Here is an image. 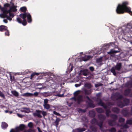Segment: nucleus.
<instances>
[{
    "instance_id": "obj_27",
    "label": "nucleus",
    "mask_w": 132,
    "mask_h": 132,
    "mask_svg": "<svg viewBox=\"0 0 132 132\" xmlns=\"http://www.w3.org/2000/svg\"><path fill=\"white\" fill-rule=\"evenodd\" d=\"M116 69L115 67H112L110 70V71L111 72L113 73L114 75L116 76V73L115 71Z\"/></svg>"
},
{
    "instance_id": "obj_4",
    "label": "nucleus",
    "mask_w": 132,
    "mask_h": 132,
    "mask_svg": "<svg viewBox=\"0 0 132 132\" xmlns=\"http://www.w3.org/2000/svg\"><path fill=\"white\" fill-rule=\"evenodd\" d=\"M36 112L33 113V115L34 117L37 116L39 118L42 117V116L40 114L42 113L44 118L45 116L47 114V113L46 112L43 111H41L39 110H36Z\"/></svg>"
},
{
    "instance_id": "obj_46",
    "label": "nucleus",
    "mask_w": 132,
    "mask_h": 132,
    "mask_svg": "<svg viewBox=\"0 0 132 132\" xmlns=\"http://www.w3.org/2000/svg\"><path fill=\"white\" fill-rule=\"evenodd\" d=\"M53 113L58 116H61V115L59 113H57L55 111H54L53 112Z\"/></svg>"
},
{
    "instance_id": "obj_13",
    "label": "nucleus",
    "mask_w": 132,
    "mask_h": 132,
    "mask_svg": "<svg viewBox=\"0 0 132 132\" xmlns=\"http://www.w3.org/2000/svg\"><path fill=\"white\" fill-rule=\"evenodd\" d=\"M122 64V63H117L114 67L118 71L120 70Z\"/></svg>"
},
{
    "instance_id": "obj_26",
    "label": "nucleus",
    "mask_w": 132,
    "mask_h": 132,
    "mask_svg": "<svg viewBox=\"0 0 132 132\" xmlns=\"http://www.w3.org/2000/svg\"><path fill=\"white\" fill-rule=\"evenodd\" d=\"M20 10L21 12L24 13H27L26 12L27 9L26 7H21Z\"/></svg>"
},
{
    "instance_id": "obj_17",
    "label": "nucleus",
    "mask_w": 132,
    "mask_h": 132,
    "mask_svg": "<svg viewBox=\"0 0 132 132\" xmlns=\"http://www.w3.org/2000/svg\"><path fill=\"white\" fill-rule=\"evenodd\" d=\"M112 111L114 113H118L120 112V109L114 107L112 109Z\"/></svg>"
},
{
    "instance_id": "obj_10",
    "label": "nucleus",
    "mask_w": 132,
    "mask_h": 132,
    "mask_svg": "<svg viewBox=\"0 0 132 132\" xmlns=\"http://www.w3.org/2000/svg\"><path fill=\"white\" fill-rule=\"evenodd\" d=\"M108 123L110 126H113L116 125V120H110L108 121Z\"/></svg>"
},
{
    "instance_id": "obj_45",
    "label": "nucleus",
    "mask_w": 132,
    "mask_h": 132,
    "mask_svg": "<svg viewBox=\"0 0 132 132\" xmlns=\"http://www.w3.org/2000/svg\"><path fill=\"white\" fill-rule=\"evenodd\" d=\"M86 111L85 109H79L78 110V112H79L85 113Z\"/></svg>"
},
{
    "instance_id": "obj_28",
    "label": "nucleus",
    "mask_w": 132,
    "mask_h": 132,
    "mask_svg": "<svg viewBox=\"0 0 132 132\" xmlns=\"http://www.w3.org/2000/svg\"><path fill=\"white\" fill-rule=\"evenodd\" d=\"M9 7H10V4L6 3L4 5V7H3L2 8H4V10L5 11H8L7 8Z\"/></svg>"
},
{
    "instance_id": "obj_38",
    "label": "nucleus",
    "mask_w": 132,
    "mask_h": 132,
    "mask_svg": "<svg viewBox=\"0 0 132 132\" xmlns=\"http://www.w3.org/2000/svg\"><path fill=\"white\" fill-rule=\"evenodd\" d=\"M44 108L47 109H48L50 108V105L48 104H45L44 105Z\"/></svg>"
},
{
    "instance_id": "obj_43",
    "label": "nucleus",
    "mask_w": 132,
    "mask_h": 132,
    "mask_svg": "<svg viewBox=\"0 0 132 132\" xmlns=\"http://www.w3.org/2000/svg\"><path fill=\"white\" fill-rule=\"evenodd\" d=\"M17 21L20 23H21L22 22V20L20 18H18L16 19Z\"/></svg>"
},
{
    "instance_id": "obj_52",
    "label": "nucleus",
    "mask_w": 132,
    "mask_h": 132,
    "mask_svg": "<svg viewBox=\"0 0 132 132\" xmlns=\"http://www.w3.org/2000/svg\"><path fill=\"white\" fill-rule=\"evenodd\" d=\"M102 106L105 109V110L107 109L108 106L106 104H105L104 103L103 105V106Z\"/></svg>"
},
{
    "instance_id": "obj_62",
    "label": "nucleus",
    "mask_w": 132,
    "mask_h": 132,
    "mask_svg": "<svg viewBox=\"0 0 132 132\" xmlns=\"http://www.w3.org/2000/svg\"><path fill=\"white\" fill-rule=\"evenodd\" d=\"M97 62H101V59H98L97 60Z\"/></svg>"
},
{
    "instance_id": "obj_9",
    "label": "nucleus",
    "mask_w": 132,
    "mask_h": 132,
    "mask_svg": "<svg viewBox=\"0 0 132 132\" xmlns=\"http://www.w3.org/2000/svg\"><path fill=\"white\" fill-rule=\"evenodd\" d=\"M25 128V126L24 125L21 124L19 127L16 128V131L18 132H20V131L24 130Z\"/></svg>"
},
{
    "instance_id": "obj_1",
    "label": "nucleus",
    "mask_w": 132,
    "mask_h": 132,
    "mask_svg": "<svg viewBox=\"0 0 132 132\" xmlns=\"http://www.w3.org/2000/svg\"><path fill=\"white\" fill-rule=\"evenodd\" d=\"M128 4V2L127 1L123 2L121 4H119L116 10L117 13L122 14L126 12L132 15V11H131V8L127 6Z\"/></svg>"
},
{
    "instance_id": "obj_18",
    "label": "nucleus",
    "mask_w": 132,
    "mask_h": 132,
    "mask_svg": "<svg viewBox=\"0 0 132 132\" xmlns=\"http://www.w3.org/2000/svg\"><path fill=\"white\" fill-rule=\"evenodd\" d=\"M110 117L113 120H116L118 118V116L116 114H110Z\"/></svg>"
},
{
    "instance_id": "obj_29",
    "label": "nucleus",
    "mask_w": 132,
    "mask_h": 132,
    "mask_svg": "<svg viewBox=\"0 0 132 132\" xmlns=\"http://www.w3.org/2000/svg\"><path fill=\"white\" fill-rule=\"evenodd\" d=\"M119 52L118 51H115L113 50H111L110 52H108V53L109 54H112L116 53Z\"/></svg>"
},
{
    "instance_id": "obj_54",
    "label": "nucleus",
    "mask_w": 132,
    "mask_h": 132,
    "mask_svg": "<svg viewBox=\"0 0 132 132\" xmlns=\"http://www.w3.org/2000/svg\"><path fill=\"white\" fill-rule=\"evenodd\" d=\"M86 99H87L89 102H92V100L90 99L89 97L88 96H86Z\"/></svg>"
},
{
    "instance_id": "obj_58",
    "label": "nucleus",
    "mask_w": 132,
    "mask_h": 132,
    "mask_svg": "<svg viewBox=\"0 0 132 132\" xmlns=\"http://www.w3.org/2000/svg\"><path fill=\"white\" fill-rule=\"evenodd\" d=\"M43 95L45 97H47L48 96L47 93H43Z\"/></svg>"
},
{
    "instance_id": "obj_6",
    "label": "nucleus",
    "mask_w": 132,
    "mask_h": 132,
    "mask_svg": "<svg viewBox=\"0 0 132 132\" xmlns=\"http://www.w3.org/2000/svg\"><path fill=\"white\" fill-rule=\"evenodd\" d=\"M1 11L3 12V13L0 14V17L2 18H6L7 19L10 21L12 19L11 17L9 15L8 16L7 14L9 13L7 11L4 10V8H2L1 9Z\"/></svg>"
},
{
    "instance_id": "obj_5",
    "label": "nucleus",
    "mask_w": 132,
    "mask_h": 132,
    "mask_svg": "<svg viewBox=\"0 0 132 132\" xmlns=\"http://www.w3.org/2000/svg\"><path fill=\"white\" fill-rule=\"evenodd\" d=\"M17 7V6L14 5V4L13 3V5L10 7L9 9L7 11L9 15L12 18L14 17V14L12 13L11 12H16L17 10L16 8Z\"/></svg>"
},
{
    "instance_id": "obj_59",
    "label": "nucleus",
    "mask_w": 132,
    "mask_h": 132,
    "mask_svg": "<svg viewBox=\"0 0 132 132\" xmlns=\"http://www.w3.org/2000/svg\"><path fill=\"white\" fill-rule=\"evenodd\" d=\"M48 100L47 99H45L44 100V104H47V103L48 102Z\"/></svg>"
},
{
    "instance_id": "obj_36",
    "label": "nucleus",
    "mask_w": 132,
    "mask_h": 132,
    "mask_svg": "<svg viewBox=\"0 0 132 132\" xmlns=\"http://www.w3.org/2000/svg\"><path fill=\"white\" fill-rule=\"evenodd\" d=\"M126 124L130 125H132V120L130 119L127 120L126 121Z\"/></svg>"
},
{
    "instance_id": "obj_16",
    "label": "nucleus",
    "mask_w": 132,
    "mask_h": 132,
    "mask_svg": "<svg viewBox=\"0 0 132 132\" xmlns=\"http://www.w3.org/2000/svg\"><path fill=\"white\" fill-rule=\"evenodd\" d=\"M7 26L4 25H1L0 26V31H4L7 30Z\"/></svg>"
},
{
    "instance_id": "obj_22",
    "label": "nucleus",
    "mask_w": 132,
    "mask_h": 132,
    "mask_svg": "<svg viewBox=\"0 0 132 132\" xmlns=\"http://www.w3.org/2000/svg\"><path fill=\"white\" fill-rule=\"evenodd\" d=\"M8 126V124L6 122H2L1 127L3 129H4L6 128Z\"/></svg>"
},
{
    "instance_id": "obj_8",
    "label": "nucleus",
    "mask_w": 132,
    "mask_h": 132,
    "mask_svg": "<svg viewBox=\"0 0 132 132\" xmlns=\"http://www.w3.org/2000/svg\"><path fill=\"white\" fill-rule=\"evenodd\" d=\"M72 98L75 101H77L78 104H80L81 101H83V97L81 95H79L76 97H73Z\"/></svg>"
},
{
    "instance_id": "obj_44",
    "label": "nucleus",
    "mask_w": 132,
    "mask_h": 132,
    "mask_svg": "<svg viewBox=\"0 0 132 132\" xmlns=\"http://www.w3.org/2000/svg\"><path fill=\"white\" fill-rule=\"evenodd\" d=\"M104 103L101 100H100L98 103V104L100 105L101 106H103Z\"/></svg>"
},
{
    "instance_id": "obj_12",
    "label": "nucleus",
    "mask_w": 132,
    "mask_h": 132,
    "mask_svg": "<svg viewBox=\"0 0 132 132\" xmlns=\"http://www.w3.org/2000/svg\"><path fill=\"white\" fill-rule=\"evenodd\" d=\"M121 112L125 117L127 116L129 114L128 110L126 109L122 110L121 111Z\"/></svg>"
},
{
    "instance_id": "obj_31",
    "label": "nucleus",
    "mask_w": 132,
    "mask_h": 132,
    "mask_svg": "<svg viewBox=\"0 0 132 132\" xmlns=\"http://www.w3.org/2000/svg\"><path fill=\"white\" fill-rule=\"evenodd\" d=\"M11 93L15 96L18 97L19 96V93L16 90L12 91Z\"/></svg>"
},
{
    "instance_id": "obj_47",
    "label": "nucleus",
    "mask_w": 132,
    "mask_h": 132,
    "mask_svg": "<svg viewBox=\"0 0 132 132\" xmlns=\"http://www.w3.org/2000/svg\"><path fill=\"white\" fill-rule=\"evenodd\" d=\"M103 84L101 83H99L98 84H96L95 85V87L97 88L99 86H102Z\"/></svg>"
},
{
    "instance_id": "obj_11",
    "label": "nucleus",
    "mask_w": 132,
    "mask_h": 132,
    "mask_svg": "<svg viewBox=\"0 0 132 132\" xmlns=\"http://www.w3.org/2000/svg\"><path fill=\"white\" fill-rule=\"evenodd\" d=\"M98 117L99 119L101 120L100 122L102 121L103 123L104 121L106 118V116L103 114H100L98 115Z\"/></svg>"
},
{
    "instance_id": "obj_21",
    "label": "nucleus",
    "mask_w": 132,
    "mask_h": 132,
    "mask_svg": "<svg viewBox=\"0 0 132 132\" xmlns=\"http://www.w3.org/2000/svg\"><path fill=\"white\" fill-rule=\"evenodd\" d=\"M56 118L55 121L54 122V123H55V126L56 127H57L59 124V122L60 121V118H57V117H56Z\"/></svg>"
},
{
    "instance_id": "obj_48",
    "label": "nucleus",
    "mask_w": 132,
    "mask_h": 132,
    "mask_svg": "<svg viewBox=\"0 0 132 132\" xmlns=\"http://www.w3.org/2000/svg\"><path fill=\"white\" fill-rule=\"evenodd\" d=\"M81 72L82 75H83L85 76H86L88 75L87 73V72H85L84 71H81Z\"/></svg>"
},
{
    "instance_id": "obj_15",
    "label": "nucleus",
    "mask_w": 132,
    "mask_h": 132,
    "mask_svg": "<svg viewBox=\"0 0 132 132\" xmlns=\"http://www.w3.org/2000/svg\"><path fill=\"white\" fill-rule=\"evenodd\" d=\"M22 110L21 111L22 112L29 113L30 112L29 109L26 107H23L22 108Z\"/></svg>"
},
{
    "instance_id": "obj_37",
    "label": "nucleus",
    "mask_w": 132,
    "mask_h": 132,
    "mask_svg": "<svg viewBox=\"0 0 132 132\" xmlns=\"http://www.w3.org/2000/svg\"><path fill=\"white\" fill-rule=\"evenodd\" d=\"M77 130L78 132H82L85 130V129L84 128H77Z\"/></svg>"
},
{
    "instance_id": "obj_33",
    "label": "nucleus",
    "mask_w": 132,
    "mask_h": 132,
    "mask_svg": "<svg viewBox=\"0 0 132 132\" xmlns=\"http://www.w3.org/2000/svg\"><path fill=\"white\" fill-rule=\"evenodd\" d=\"M39 73H36V72H34L31 74V75L30 76V78L31 79H32L33 77L35 75L38 76L39 74Z\"/></svg>"
},
{
    "instance_id": "obj_20",
    "label": "nucleus",
    "mask_w": 132,
    "mask_h": 132,
    "mask_svg": "<svg viewBox=\"0 0 132 132\" xmlns=\"http://www.w3.org/2000/svg\"><path fill=\"white\" fill-rule=\"evenodd\" d=\"M96 111L98 113H102L104 112L103 110L100 108H98L96 109Z\"/></svg>"
},
{
    "instance_id": "obj_50",
    "label": "nucleus",
    "mask_w": 132,
    "mask_h": 132,
    "mask_svg": "<svg viewBox=\"0 0 132 132\" xmlns=\"http://www.w3.org/2000/svg\"><path fill=\"white\" fill-rule=\"evenodd\" d=\"M0 96L3 98H5V97L4 95V94L3 93H2L0 90Z\"/></svg>"
},
{
    "instance_id": "obj_56",
    "label": "nucleus",
    "mask_w": 132,
    "mask_h": 132,
    "mask_svg": "<svg viewBox=\"0 0 132 132\" xmlns=\"http://www.w3.org/2000/svg\"><path fill=\"white\" fill-rule=\"evenodd\" d=\"M64 93H63L62 94H57L56 96L59 97H62L64 96Z\"/></svg>"
},
{
    "instance_id": "obj_35",
    "label": "nucleus",
    "mask_w": 132,
    "mask_h": 132,
    "mask_svg": "<svg viewBox=\"0 0 132 132\" xmlns=\"http://www.w3.org/2000/svg\"><path fill=\"white\" fill-rule=\"evenodd\" d=\"M22 95L26 97L30 96H31V94L29 93H26L22 94Z\"/></svg>"
},
{
    "instance_id": "obj_24",
    "label": "nucleus",
    "mask_w": 132,
    "mask_h": 132,
    "mask_svg": "<svg viewBox=\"0 0 132 132\" xmlns=\"http://www.w3.org/2000/svg\"><path fill=\"white\" fill-rule=\"evenodd\" d=\"M123 101L125 103V106L127 105H128L130 102V101L129 99L125 98L123 99Z\"/></svg>"
},
{
    "instance_id": "obj_61",
    "label": "nucleus",
    "mask_w": 132,
    "mask_h": 132,
    "mask_svg": "<svg viewBox=\"0 0 132 132\" xmlns=\"http://www.w3.org/2000/svg\"><path fill=\"white\" fill-rule=\"evenodd\" d=\"M10 132H18L16 131V128L15 130H14L13 129H12L10 130Z\"/></svg>"
},
{
    "instance_id": "obj_25",
    "label": "nucleus",
    "mask_w": 132,
    "mask_h": 132,
    "mask_svg": "<svg viewBox=\"0 0 132 132\" xmlns=\"http://www.w3.org/2000/svg\"><path fill=\"white\" fill-rule=\"evenodd\" d=\"M91 57V56L89 55L85 56V57H82V60L84 61H86L89 60Z\"/></svg>"
},
{
    "instance_id": "obj_60",
    "label": "nucleus",
    "mask_w": 132,
    "mask_h": 132,
    "mask_svg": "<svg viewBox=\"0 0 132 132\" xmlns=\"http://www.w3.org/2000/svg\"><path fill=\"white\" fill-rule=\"evenodd\" d=\"M89 69L90 70L92 71H93L94 70V68L93 67H90Z\"/></svg>"
},
{
    "instance_id": "obj_63",
    "label": "nucleus",
    "mask_w": 132,
    "mask_h": 132,
    "mask_svg": "<svg viewBox=\"0 0 132 132\" xmlns=\"http://www.w3.org/2000/svg\"><path fill=\"white\" fill-rule=\"evenodd\" d=\"M17 115H18V116L19 117H20V118H22L23 117V115H22V114H18Z\"/></svg>"
},
{
    "instance_id": "obj_14",
    "label": "nucleus",
    "mask_w": 132,
    "mask_h": 132,
    "mask_svg": "<svg viewBox=\"0 0 132 132\" xmlns=\"http://www.w3.org/2000/svg\"><path fill=\"white\" fill-rule=\"evenodd\" d=\"M117 104L118 106L120 108H122L125 106V104L121 101H118Z\"/></svg>"
},
{
    "instance_id": "obj_39",
    "label": "nucleus",
    "mask_w": 132,
    "mask_h": 132,
    "mask_svg": "<svg viewBox=\"0 0 132 132\" xmlns=\"http://www.w3.org/2000/svg\"><path fill=\"white\" fill-rule=\"evenodd\" d=\"M118 121L119 122H123L125 121V119L122 117H120L119 118Z\"/></svg>"
},
{
    "instance_id": "obj_53",
    "label": "nucleus",
    "mask_w": 132,
    "mask_h": 132,
    "mask_svg": "<svg viewBox=\"0 0 132 132\" xmlns=\"http://www.w3.org/2000/svg\"><path fill=\"white\" fill-rule=\"evenodd\" d=\"M90 128L94 131H95L96 130V128L95 127H93L92 126L90 127Z\"/></svg>"
},
{
    "instance_id": "obj_32",
    "label": "nucleus",
    "mask_w": 132,
    "mask_h": 132,
    "mask_svg": "<svg viewBox=\"0 0 132 132\" xmlns=\"http://www.w3.org/2000/svg\"><path fill=\"white\" fill-rule=\"evenodd\" d=\"M85 94L87 95H89L91 94V92L90 90H88L86 89H84V90Z\"/></svg>"
},
{
    "instance_id": "obj_40",
    "label": "nucleus",
    "mask_w": 132,
    "mask_h": 132,
    "mask_svg": "<svg viewBox=\"0 0 132 132\" xmlns=\"http://www.w3.org/2000/svg\"><path fill=\"white\" fill-rule=\"evenodd\" d=\"M10 80L11 81H15V80L14 76L12 77L11 74H10Z\"/></svg>"
},
{
    "instance_id": "obj_64",
    "label": "nucleus",
    "mask_w": 132,
    "mask_h": 132,
    "mask_svg": "<svg viewBox=\"0 0 132 132\" xmlns=\"http://www.w3.org/2000/svg\"><path fill=\"white\" fill-rule=\"evenodd\" d=\"M28 132H35V131L32 129H30L29 130H28Z\"/></svg>"
},
{
    "instance_id": "obj_41",
    "label": "nucleus",
    "mask_w": 132,
    "mask_h": 132,
    "mask_svg": "<svg viewBox=\"0 0 132 132\" xmlns=\"http://www.w3.org/2000/svg\"><path fill=\"white\" fill-rule=\"evenodd\" d=\"M79 91L78 90L75 92L74 93L73 95H74V97H76L78 95L79 93Z\"/></svg>"
},
{
    "instance_id": "obj_3",
    "label": "nucleus",
    "mask_w": 132,
    "mask_h": 132,
    "mask_svg": "<svg viewBox=\"0 0 132 132\" xmlns=\"http://www.w3.org/2000/svg\"><path fill=\"white\" fill-rule=\"evenodd\" d=\"M122 32L124 35L128 34H132V24L131 23H127L126 28L122 29Z\"/></svg>"
},
{
    "instance_id": "obj_51",
    "label": "nucleus",
    "mask_w": 132,
    "mask_h": 132,
    "mask_svg": "<svg viewBox=\"0 0 132 132\" xmlns=\"http://www.w3.org/2000/svg\"><path fill=\"white\" fill-rule=\"evenodd\" d=\"M5 34L6 35L9 36L10 35L9 31L7 29L6 30V31L5 33Z\"/></svg>"
},
{
    "instance_id": "obj_57",
    "label": "nucleus",
    "mask_w": 132,
    "mask_h": 132,
    "mask_svg": "<svg viewBox=\"0 0 132 132\" xmlns=\"http://www.w3.org/2000/svg\"><path fill=\"white\" fill-rule=\"evenodd\" d=\"M123 98V96L122 95H119L118 96L117 99H121Z\"/></svg>"
},
{
    "instance_id": "obj_19",
    "label": "nucleus",
    "mask_w": 132,
    "mask_h": 132,
    "mask_svg": "<svg viewBox=\"0 0 132 132\" xmlns=\"http://www.w3.org/2000/svg\"><path fill=\"white\" fill-rule=\"evenodd\" d=\"M88 107L94 108L95 107V105L93 103V102L92 101V102H89L87 104Z\"/></svg>"
},
{
    "instance_id": "obj_49",
    "label": "nucleus",
    "mask_w": 132,
    "mask_h": 132,
    "mask_svg": "<svg viewBox=\"0 0 132 132\" xmlns=\"http://www.w3.org/2000/svg\"><path fill=\"white\" fill-rule=\"evenodd\" d=\"M28 126L29 128H32L33 126V123L31 122L29 123L28 124Z\"/></svg>"
},
{
    "instance_id": "obj_55",
    "label": "nucleus",
    "mask_w": 132,
    "mask_h": 132,
    "mask_svg": "<svg viewBox=\"0 0 132 132\" xmlns=\"http://www.w3.org/2000/svg\"><path fill=\"white\" fill-rule=\"evenodd\" d=\"M127 124H125L123 126V127L124 128L126 129L129 128V126H128Z\"/></svg>"
},
{
    "instance_id": "obj_2",
    "label": "nucleus",
    "mask_w": 132,
    "mask_h": 132,
    "mask_svg": "<svg viewBox=\"0 0 132 132\" xmlns=\"http://www.w3.org/2000/svg\"><path fill=\"white\" fill-rule=\"evenodd\" d=\"M20 18L23 19V21H22V24L24 26H26L27 23L26 18H27L28 22V23H31L32 21L31 16L30 14L29 13H21L19 15Z\"/></svg>"
},
{
    "instance_id": "obj_7",
    "label": "nucleus",
    "mask_w": 132,
    "mask_h": 132,
    "mask_svg": "<svg viewBox=\"0 0 132 132\" xmlns=\"http://www.w3.org/2000/svg\"><path fill=\"white\" fill-rule=\"evenodd\" d=\"M91 123L93 124H95L98 126L100 129L102 128L103 126V122L98 121L95 118H93L91 120Z\"/></svg>"
},
{
    "instance_id": "obj_42",
    "label": "nucleus",
    "mask_w": 132,
    "mask_h": 132,
    "mask_svg": "<svg viewBox=\"0 0 132 132\" xmlns=\"http://www.w3.org/2000/svg\"><path fill=\"white\" fill-rule=\"evenodd\" d=\"M109 131L111 132H116V130L114 127H112L109 130Z\"/></svg>"
},
{
    "instance_id": "obj_34",
    "label": "nucleus",
    "mask_w": 132,
    "mask_h": 132,
    "mask_svg": "<svg viewBox=\"0 0 132 132\" xmlns=\"http://www.w3.org/2000/svg\"><path fill=\"white\" fill-rule=\"evenodd\" d=\"M85 87L88 88H90L92 87L91 84L89 83H86L85 85Z\"/></svg>"
},
{
    "instance_id": "obj_30",
    "label": "nucleus",
    "mask_w": 132,
    "mask_h": 132,
    "mask_svg": "<svg viewBox=\"0 0 132 132\" xmlns=\"http://www.w3.org/2000/svg\"><path fill=\"white\" fill-rule=\"evenodd\" d=\"M105 110V114L106 116L108 117H110V114H109L111 113V111L109 109H106Z\"/></svg>"
},
{
    "instance_id": "obj_23",
    "label": "nucleus",
    "mask_w": 132,
    "mask_h": 132,
    "mask_svg": "<svg viewBox=\"0 0 132 132\" xmlns=\"http://www.w3.org/2000/svg\"><path fill=\"white\" fill-rule=\"evenodd\" d=\"M131 90L129 89H126L124 91V94L125 96H128Z\"/></svg>"
}]
</instances>
